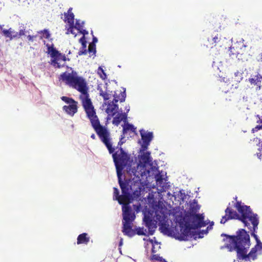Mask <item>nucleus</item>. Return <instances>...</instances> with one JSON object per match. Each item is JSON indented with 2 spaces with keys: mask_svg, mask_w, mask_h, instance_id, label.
I'll return each mask as SVG.
<instances>
[{
  "mask_svg": "<svg viewBox=\"0 0 262 262\" xmlns=\"http://www.w3.org/2000/svg\"><path fill=\"white\" fill-rule=\"evenodd\" d=\"M60 79L66 81L70 88L74 89L80 93L79 98L81 100L82 105L86 113V117L90 120L92 127L100 140H101L102 136L105 137L104 132L106 129L109 132L111 136V133L107 127V125L109 123V121L115 115L111 113H106L107 116L105 118V125L100 124L99 119L96 115V110L90 98L89 88L85 79L82 76H78L75 71H73L70 74L63 73L61 75Z\"/></svg>",
  "mask_w": 262,
  "mask_h": 262,
  "instance_id": "nucleus-1",
  "label": "nucleus"
},
{
  "mask_svg": "<svg viewBox=\"0 0 262 262\" xmlns=\"http://www.w3.org/2000/svg\"><path fill=\"white\" fill-rule=\"evenodd\" d=\"M174 222L179 226L180 233L176 226L169 227L166 223L164 227L160 226L159 230L167 235L180 242L189 241V236L196 229L200 228L202 213H193L184 209L183 206H177L171 213Z\"/></svg>",
  "mask_w": 262,
  "mask_h": 262,
  "instance_id": "nucleus-2",
  "label": "nucleus"
},
{
  "mask_svg": "<svg viewBox=\"0 0 262 262\" xmlns=\"http://www.w3.org/2000/svg\"><path fill=\"white\" fill-rule=\"evenodd\" d=\"M104 133L105 137H101V141L105 146L109 154L112 155L117 176L123 174L125 169L127 172L130 170L131 166L133 165L134 156H132L130 154L121 146H113L109 132L106 129Z\"/></svg>",
  "mask_w": 262,
  "mask_h": 262,
  "instance_id": "nucleus-3",
  "label": "nucleus"
},
{
  "mask_svg": "<svg viewBox=\"0 0 262 262\" xmlns=\"http://www.w3.org/2000/svg\"><path fill=\"white\" fill-rule=\"evenodd\" d=\"M125 174L117 176L118 182L121 190L122 198L129 200L130 203L134 201H139L141 200V192L143 191L137 186L135 190H133L132 180L124 179Z\"/></svg>",
  "mask_w": 262,
  "mask_h": 262,
  "instance_id": "nucleus-4",
  "label": "nucleus"
},
{
  "mask_svg": "<svg viewBox=\"0 0 262 262\" xmlns=\"http://www.w3.org/2000/svg\"><path fill=\"white\" fill-rule=\"evenodd\" d=\"M151 156L143 160L139 161L135 163V165L131 166L130 171L132 172H140L142 176H145L146 178L152 176L156 171L158 170V166H154V162Z\"/></svg>",
  "mask_w": 262,
  "mask_h": 262,
  "instance_id": "nucleus-5",
  "label": "nucleus"
},
{
  "mask_svg": "<svg viewBox=\"0 0 262 262\" xmlns=\"http://www.w3.org/2000/svg\"><path fill=\"white\" fill-rule=\"evenodd\" d=\"M232 248L235 249L236 254L246 247H250L251 245L249 232L244 228H239L234 234L232 240Z\"/></svg>",
  "mask_w": 262,
  "mask_h": 262,
  "instance_id": "nucleus-6",
  "label": "nucleus"
},
{
  "mask_svg": "<svg viewBox=\"0 0 262 262\" xmlns=\"http://www.w3.org/2000/svg\"><path fill=\"white\" fill-rule=\"evenodd\" d=\"M250 247H246L236 254L237 260L250 261L251 259L254 260L257 258V254H262V243H256V244L252 247L249 253H248Z\"/></svg>",
  "mask_w": 262,
  "mask_h": 262,
  "instance_id": "nucleus-7",
  "label": "nucleus"
},
{
  "mask_svg": "<svg viewBox=\"0 0 262 262\" xmlns=\"http://www.w3.org/2000/svg\"><path fill=\"white\" fill-rule=\"evenodd\" d=\"M127 173L130 175L134 176V178L128 179L129 180H132L133 184L135 186H137L140 187L141 189L144 192H146L148 191H150L151 187H150V182L147 180L145 176H142L140 174V172L138 171V172H132L129 170L127 171Z\"/></svg>",
  "mask_w": 262,
  "mask_h": 262,
  "instance_id": "nucleus-8",
  "label": "nucleus"
},
{
  "mask_svg": "<svg viewBox=\"0 0 262 262\" xmlns=\"http://www.w3.org/2000/svg\"><path fill=\"white\" fill-rule=\"evenodd\" d=\"M43 43L47 47L48 50L47 52V54H49L51 57L50 61L49 62H58L59 60L63 61L70 60V58L67 57L65 54L58 51L54 47L53 43H52L51 45L49 43H46L45 40H43Z\"/></svg>",
  "mask_w": 262,
  "mask_h": 262,
  "instance_id": "nucleus-9",
  "label": "nucleus"
},
{
  "mask_svg": "<svg viewBox=\"0 0 262 262\" xmlns=\"http://www.w3.org/2000/svg\"><path fill=\"white\" fill-rule=\"evenodd\" d=\"M141 139L138 140L137 143L142 147V149L148 148L151 142L154 138V133L150 131H145L143 128L139 130Z\"/></svg>",
  "mask_w": 262,
  "mask_h": 262,
  "instance_id": "nucleus-10",
  "label": "nucleus"
},
{
  "mask_svg": "<svg viewBox=\"0 0 262 262\" xmlns=\"http://www.w3.org/2000/svg\"><path fill=\"white\" fill-rule=\"evenodd\" d=\"M122 205L123 219L122 221L125 223H133L135 218L136 215L135 212L132 209L129 204H124Z\"/></svg>",
  "mask_w": 262,
  "mask_h": 262,
  "instance_id": "nucleus-11",
  "label": "nucleus"
},
{
  "mask_svg": "<svg viewBox=\"0 0 262 262\" xmlns=\"http://www.w3.org/2000/svg\"><path fill=\"white\" fill-rule=\"evenodd\" d=\"M254 218L259 220L258 214L254 213L252 210L250 211V212L240 214V218L238 221L241 222L244 224V227H247L249 230H251L252 226H250L248 221L251 222V220H253Z\"/></svg>",
  "mask_w": 262,
  "mask_h": 262,
  "instance_id": "nucleus-12",
  "label": "nucleus"
},
{
  "mask_svg": "<svg viewBox=\"0 0 262 262\" xmlns=\"http://www.w3.org/2000/svg\"><path fill=\"white\" fill-rule=\"evenodd\" d=\"M147 149L148 148H146L142 149V147H140L138 150V155L137 156L135 154V152L133 151V165H135V163H137L139 161L143 160L150 157V156H151V151L147 150Z\"/></svg>",
  "mask_w": 262,
  "mask_h": 262,
  "instance_id": "nucleus-13",
  "label": "nucleus"
},
{
  "mask_svg": "<svg viewBox=\"0 0 262 262\" xmlns=\"http://www.w3.org/2000/svg\"><path fill=\"white\" fill-rule=\"evenodd\" d=\"M251 223L252 225L251 230H249L251 236L254 238L256 243H262L256 234L259 220H256V218H254L253 220H251Z\"/></svg>",
  "mask_w": 262,
  "mask_h": 262,
  "instance_id": "nucleus-14",
  "label": "nucleus"
},
{
  "mask_svg": "<svg viewBox=\"0 0 262 262\" xmlns=\"http://www.w3.org/2000/svg\"><path fill=\"white\" fill-rule=\"evenodd\" d=\"M234 207L237 209L239 214L248 213L250 212V210H252L250 206L244 204V203H243L241 201H236L234 205Z\"/></svg>",
  "mask_w": 262,
  "mask_h": 262,
  "instance_id": "nucleus-15",
  "label": "nucleus"
},
{
  "mask_svg": "<svg viewBox=\"0 0 262 262\" xmlns=\"http://www.w3.org/2000/svg\"><path fill=\"white\" fill-rule=\"evenodd\" d=\"M62 110L67 114L71 116H73L78 111V102L72 103L68 105H64Z\"/></svg>",
  "mask_w": 262,
  "mask_h": 262,
  "instance_id": "nucleus-16",
  "label": "nucleus"
},
{
  "mask_svg": "<svg viewBox=\"0 0 262 262\" xmlns=\"http://www.w3.org/2000/svg\"><path fill=\"white\" fill-rule=\"evenodd\" d=\"M122 232L123 234L129 237H132L133 234L132 232L134 231V229H133V223H125L122 221Z\"/></svg>",
  "mask_w": 262,
  "mask_h": 262,
  "instance_id": "nucleus-17",
  "label": "nucleus"
},
{
  "mask_svg": "<svg viewBox=\"0 0 262 262\" xmlns=\"http://www.w3.org/2000/svg\"><path fill=\"white\" fill-rule=\"evenodd\" d=\"M208 232L209 230L206 228L205 229H201V228L196 229L194 232L190 234L189 236V240L191 238L194 240H196L198 238H202L204 237V234L207 235Z\"/></svg>",
  "mask_w": 262,
  "mask_h": 262,
  "instance_id": "nucleus-18",
  "label": "nucleus"
},
{
  "mask_svg": "<svg viewBox=\"0 0 262 262\" xmlns=\"http://www.w3.org/2000/svg\"><path fill=\"white\" fill-rule=\"evenodd\" d=\"M17 32H16L14 29L10 28L8 29H4L2 30V35L8 38L10 40L15 38H17Z\"/></svg>",
  "mask_w": 262,
  "mask_h": 262,
  "instance_id": "nucleus-19",
  "label": "nucleus"
},
{
  "mask_svg": "<svg viewBox=\"0 0 262 262\" xmlns=\"http://www.w3.org/2000/svg\"><path fill=\"white\" fill-rule=\"evenodd\" d=\"M122 134L125 136V135L128 132H131L137 135V127L131 123H126L122 125Z\"/></svg>",
  "mask_w": 262,
  "mask_h": 262,
  "instance_id": "nucleus-20",
  "label": "nucleus"
},
{
  "mask_svg": "<svg viewBox=\"0 0 262 262\" xmlns=\"http://www.w3.org/2000/svg\"><path fill=\"white\" fill-rule=\"evenodd\" d=\"M230 204L229 203L228 206L225 210V213L229 216L231 220H237L240 218V214L235 210H233L230 207Z\"/></svg>",
  "mask_w": 262,
  "mask_h": 262,
  "instance_id": "nucleus-21",
  "label": "nucleus"
},
{
  "mask_svg": "<svg viewBox=\"0 0 262 262\" xmlns=\"http://www.w3.org/2000/svg\"><path fill=\"white\" fill-rule=\"evenodd\" d=\"M107 106L105 110V113H111L115 115L116 114H118V112L120 111L118 103H108Z\"/></svg>",
  "mask_w": 262,
  "mask_h": 262,
  "instance_id": "nucleus-22",
  "label": "nucleus"
},
{
  "mask_svg": "<svg viewBox=\"0 0 262 262\" xmlns=\"http://www.w3.org/2000/svg\"><path fill=\"white\" fill-rule=\"evenodd\" d=\"M90 241V237L88 236L87 233L84 232L80 234L77 238V244H87Z\"/></svg>",
  "mask_w": 262,
  "mask_h": 262,
  "instance_id": "nucleus-23",
  "label": "nucleus"
},
{
  "mask_svg": "<svg viewBox=\"0 0 262 262\" xmlns=\"http://www.w3.org/2000/svg\"><path fill=\"white\" fill-rule=\"evenodd\" d=\"M162 172H163V171L162 170L161 171L159 170V168L158 170L156 171V172H155L154 173V174H153V176H152L155 177V179L157 183H158L159 184H162L163 183V181L164 180L166 181L167 180V179H168V177L166 176V172H165L166 177L165 178H163V175Z\"/></svg>",
  "mask_w": 262,
  "mask_h": 262,
  "instance_id": "nucleus-24",
  "label": "nucleus"
},
{
  "mask_svg": "<svg viewBox=\"0 0 262 262\" xmlns=\"http://www.w3.org/2000/svg\"><path fill=\"white\" fill-rule=\"evenodd\" d=\"M38 34H40V39H47L50 41H52L53 38H51V34L48 29H44L41 30H39L37 32Z\"/></svg>",
  "mask_w": 262,
  "mask_h": 262,
  "instance_id": "nucleus-25",
  "label": "nucleus"
},
{
  "mask_svg": "<svg viewBox=\"0 0 262 262\" xmlns=\"http://www.w3.org/2000/svg\"><path fill=\"white\" fill-rule=\"evenodd\" d=\"M114 193H113V199L117 201L120 205H123V203L121 201V199H126L125 198H122L121 194L120 195V191L118 188L114 187Z\"/></svg>",
  "mask_w": 262,
  "mask_h": 262,
  "instance_id": "nucleus-26",
  "label": "nucleus"
},
{
  "mask_svg": "<svg viewBox=\"0 0 262 262\" xmlns=\"http://www.w3.org/2000/svg\"><path fill=\"white\" fill-rule=\"evenodd\" d=\"M132 233L133 234V237L135 235L145 236L146 229H145L143 227L136 226L134 228V231Z\"/></svg>",
  "mask_w": 262,
  "mask_h": 262,
  "instance_id": "nucleus-27",
  "label": "nucleus"
},
{
  "mask_svg": "<svg viewBox=\"0 0 262 262\" xmlns=\"http://www.w3.org/2000/svg\"><path fill=\"white\" fill-rule=\"evenodd\" d=\"M155 192L150 190L148 195L144 198L145 202L148 204H152L156 202V198L155 196Z\"/></svg>",
  "mask_w": 262,
  "mask_h": 262,
  "instance_id": "nucleus-28",
  "label": "nucleus"
},
{
  "mask_svg": "<svg viewBox=\"0 0 262 262\" xmlns=\"http://www.w3.org/2000/svg\"><path fill=\"white\" fill-rule=\"evenodd\" d=\"M256 118L259 119V120H257L256 123H258V125H257L255 127L252 129V133H254L257 132L258 130L262 129V116H260L259 115H256Z\"/></svg>",
  "mask_w": 262,
  "mask_h": 262,
  "instance_id": "nucleus-29",
  "label": "nucleus"
},
{
  "mask_svg": "<svg viewBox=\"0 0 262 262\" xmlns=\"http://www.w3.org/2000/svg\"><path fill=\"white\" fill-rule=\"evenodd\" d=\"M160 186L161 187V188L160 189H158V192H159V196L160 198H163V195L162 194V192H165L167 189H169L170 188V185L169 182H166L165 183H163L162 184H159Z\"/></svg>",
  "mask_w": 262,
  "mask_h": 262,
  "instance_id": "nucleus-30",
  "label": "nucleus"
},
{
  "mask_svg": "<svg viewBox=\"0 0 262 262\" xmlns=\"http://www.w3.org/2000/svg\"><path fill=\"white\" fill-rule=\"evenodd\" d=\"M75 15L73 13L67 14L64 16L63 21L69 24H74Z\"/></svg>",
  "mask_w": 262,
  "mask_h": 262,
  "instance_id": "nucleus-31",
  "label": "nucleus"
},
{
  "mask_svg": "<svg viewBox=\"0 0 262 262\" xmlns=\"http://www.w3.org/2000/svg\"><path fill=\"white\" fill-rule=\"evenodd\" d=\"M109 91H105V92H101V97H103V103L102 104V106L104 107L105 105H107L108 104V100L111 98V95L108 93Z\"/></svg>",
  "mask_w": 262,
  "mask_h": 262,
  "instance_id": "nucleus-32",
  "label": "nucleus"
},
{
  "mask_svg": "<svg viewBox=\"0 0 262 262\" xmlns=\"http://www.w3.org/2000/svg\"><path fill=\"white\" fill-rule=\"evenodd\" d=\"M97 74L99 77L103 80H105L107 79V74L103 69L102 66H99L97 69Z\"/></svg>",
  "mask_w": 262,
  "mask_h": 262,
  "instance_id": "nucleus-33",
  "label": "nucleus"
},
{
  "mask_svg": "<svg viewBox=\"0 0 262 262\" xmlns=\"http://www.w3.org/2000/svg\"><path fill=\"white\" fill-rule=\"evenodd\" d=\"M78 20H77V24H75V29L78 31V33L82 34V36H85V35H88L89 31L86 29H84L83 28H80V27L78 26Z\"/></svg>",
  "mask_w": 262,
  "mask_h": 262,
  "instance_id": "nucleus-34",
  "label": "nucleus"
},
{
  "mask_svg": "<svg viewBox=\"0 0 262 262\" xmlns=\"http://www.w3.org/2000/svg\"><path fill=\"white\" fill-rule=\"evenodd\" d=\"M143 222L144 225L147 228L156 225V224L154 223V221L152 220L150 218H147L146 219L143 218Z\"/></svg>",
  "mask_w": 262,
  "mask_h": 262,
  "instance_id": "nucleus-35",
  "label": "nucleus"
},
{
  "mask_svg": "<svg viewBox=\"0 0 262 262\" xmlns=\"http://www.w3.org/2000/svg\"><path fill=\"white\" fill-rule=\"evenodd\" d=\"M61 99L62 100V101H63L64 102H65L68 105L71 104L72 103H75L77 102L72 97H69L64 96H62L61 97Z\"/></svg>",
  "mask_w": 262,
  "mask_h": 262,
  "instance_id": "nucleus-36",
  "label": "nucleus"
},
{
  "mask_svg": "<svg viewBox=\"0 0 262 262\" xmlns=\"http://www.w3.org/2000/svg\"><path fill=\"white\" fill-rule=\"evenodd\" d=\"M221 236L224 237L222 240V241L223 242H225L227 241L228 240L229 242H232L234 234L230 235V234H227L225 233H222L221 234Z\"/></svg>",
  "mask_w": 262,
  "mask_h": 262,
  "instance_id": "nucleus-37",
  "label": "nucleus"
},
{
  "mask_svg": "<svg viewBox=\"0 0 262 262\" xmlns=\"http://www.w3.org/2000/svg\"><path fill=\"white\" fill-rule=\"evenodd\" d=\"M221 236L224 237L222 240V241L223 242H225L227 241L228 240L229 242H232L234 234L230 235V234H227L225 233H222L221 234Z\"/></svg>",
  "mask_w": 262,
  "mask_h": 262,
  "instance_id": "nucleus-38",
  "label": "nucleus"
},
{
  "mask_svg": "<svg viewBox=\"0 0 262 262\" xmlns=\"http://www.w3.org/2000/svg\"><path fill=\"white\" fill-rule=\"evenodd\" d=\"M151 260H157L160 262H167V261L163 257L160 256L159 254H152L150 256Z\"/></svg>",
  "mask_w": 262,
  "mask_h": 262,
  "instance_id": "nucleus-39",
  "label": "nucleus"
},
{
  "mask_svg": "<svg viewBox=\"0 0 262 262\" xmlns=\"http://www.w3.org/2000/svg\"><path fill=\"white\" fill-rule=\"evenodd\" d=\"M118 114L120 115L121 118L122 119L124 124L128 123V114L127 113L123 112L122 108L120 109V111L118 112Z\"/></svg>",
  "mask_w": 262,
  "mask_h": 262,
  "instance_id": "nucleus-40",
  "label": "nucleus"
},
{
  "mask_svg": "<svg viewBox=\"0 0 262 262\" xmlns=\"http://www.w3.org/2000/svg\"><path fill=\"white\" fill-rule=\"evenodd\" d=\"M122 121H123L122 119L121 118L120 115L118 114H117V115L113 117L112 123L115 126H118Z\"/></svg>",
  "mask_w": 262,
  "mask_h": 262,
  "instance_id": "nucleus-41",
  "label": "nucleus"
},
{
  "mask_svg": "<svg viewBox=\"0 0 262 262\" xmlns=\"http://www.w3.org/2000/svg\"><path fill=\"white\" fill-rule=\"evenodd\" d=\"M177 195V197H178L180 201L184 202L186 199L187 194L185 192V190L184 189H180Z\"/></svg>",
  "mask_w": 262,
  "mask_h": 262,
  "instance_id": "nucleus-42",
  "label": "nucleus"
},
{
  "mask_svg": "<svg viewBox=\"0 0 262 262\" xmlns=\"http://www.w3.org/2000/svg\"><path fill=\"white\" fill-rule=\"evenodd\" d=\"M159 210L160 213L164 216H166V215L168 214V209L164 205H160L159 206Z\"/></svg>",
  "mask_w": 262,
  "mask_h": 262,
  "instance_id": "nucleus-43",
  "label": "nucleus"
},
{
  "mask_svg": "<svg viewBox=\"0 0 262 262\" xmlns=\"http://www.w3.org/2000/svg\"><path fill=\"white\" fill-rule=\"evenodd\" d=\"M233 243L232 242H229L228 244H225L224 246H222L221 247V249H223L224 248H227L228 249V251L230 252H233V251H235L236 252V250L235 249H233L232 248V247L233 246Z\"/></svg>",
  "mask_w": 262,
  "mask_h": 262,
  "instance_id": "nucleus-44",
  "label": "nucleus"
},
{
  "mask_svg": "<svg viewBox=\"0 0 262 262\" xmlns=\"http://www.w3.org/2000/svg\"><path fill=\"white\" fill-rule=\"evenodd\" d=\"M122 89L123 90V91L121 92L120 94V98L119 99V101L120 103L125 102L126 98V88L122 87Z\"/></svg>",
  "mask_w": 262,
  "mask_h": 262,
  "instance_id": "nucleus-45",
  "label": "nucleus"
},
{
  "mask_svg": "<svg viewBox=\"0 0 262 262\" xmlns=\"http://www.w3.org/2000/svg\"><path fill=\"white\" fill-rule=\"evenodd\" d=\"M66 30H67L66 34L70 33L74 34V29H75V24H69V27L66 26Z\"/></svg>",
  "mask_w": 262,
  "mask_h": 262,
  "instance_id": "nucleus-46",
  "label": "nucleus"
},
{
  "mask_svg": "<svg viewBox=\"0 0 262 262\" xmlns=\"http://www.w3.org/2000/svg\"><path fill=\"white\" fill-rule=\"evenodd\" d=\"M210 222V220H205V215L203 213H202V217L200 223V228L206 226Z\"/></svg>",
  "mask_w": 262,
  "mask_h": 262,
  "instance_id": "nucleus-47",
  "label": "nucleus"
},
{
  "mask_svg": "<svg viewBox=\"0 0 262 262\" xmlns=\"http://www.w3.org/2000/svg\"><path fill=\"white\" fill-rule=\"evenodd\" d=\"M243 73H241L238 71H236L234 73L235 81L237 82H240L243 79Z\"/></svg>",
  "mask_w": 262,
  "mask_h": 262,
  "instance_id": "nucleus-48",
  "label": "nucleus"
},
{
  "mask_svg": "<svg viewBox=\"0 0 262 262\" xmlns=\"http://www.w3.org/2000/svg\"><path fill=\"white\" fill-rule=\"evenodd\" d=\"M156 228H157V225H155V226H154L152 227H150L147 228L148 229V232H147V230H146L145 236H149V235H154L155 232Z\"/></svg>",
  "mask_w": 262,
  "mask_h": 262,
  "instance_id": "nucleus-49",
  "label": "nucleus"
},
{
  "mask_svg": "<svg viewBox=\"0 0 262 262\" xmlns=\"http://www.w3.org/2000/svg\"><path fill=\"white\" fill-rule=\"evenodd\" d=\"M143 241H148V242H150L152 246H153V245L155 246L156 244L160 245L161 243V242H158L157 241L156 237H154L153 238H149L148 239H146V238H144Z\"/></svg>",
  "mask_w": 262,
  "mask_h": 262,
  "instance_id": "nucleus-50",
  "label": "nucleus"
},
{
  "mask_svg": "<svg viewBox=\"0 0 262 262\" xmlns=\"http://www.w3.org/2000/svg\"><path fill=\"white\" fill-rule=\"evenodd\" d=\"M49 63L55 69H60V68L64 67H66V66H67L66 63L61 64L59 62H49Z\"/></svg>",
  "mask_w": 262,
  "mask_h": 262,
  "instance_id": "nucleus-51",
  "label": "nucleus"
},
{
  "mask_svg": "<svg viewBox=\"0 0 262 262\" xmlns=\"http://www.w3.org/2000/svg\"><path fill=\"white\" fill-rule=\"evenodd\" d=\"M20 27H22V29H20L19 31V32H17V38H19L20 37V36L23 35H25V27H24V25L23 24H21Z\"/></svg>",
  "mask_w": 262,
  "mask_h": 262,
  "instance_id": "nucleus-52",
  "label": "nucleus"
},
{
  "mask_svg": "<svg viewBox=\"0 0 262 262\" xmlns=\"http://www.w3.org/2000/svg\"><path fill=\"white\" fill-rule=\"evenodd\" d=\"M229 220H232L229 216H228L227 214L225 213L224 215L222 217V219L220 221V224H225L226 222H227Z\"/></svg>",
  "mask_w": 262,
  "mask_h": 262,
  "instance_id": "nucleus-53",
  "label": "nucleus"
},
{
  "mask_svg": "<svg viewBox=\"0 0 262 262\" xmlns=\"http://www.w3.org/2000/svg\"><path fill=\"white\" fill-rule=\"evenodd\" d=\"M125 136L122 134L120 135V137L119 138V141L118 143L117 147H118V146H121V145L125 143L126 140L125 139Z\"/></svg>",
  "mask_w": 262,
  "mask_h": 262,
  "instance_id": "nucleus-54",
  "label": "nucleus"
},
{
  "mask_svg": "<svg viewBox=\"0 0 262 262\" xmlns=\"http://www.w3.org/2000/svg\"><path fill=\"white\" fill-rule=\"evenodd\" d=\"M201 208V205L199 204L196 205L195 206L192 207L191 208H190V211L189 212H193V213H199V211Z\"/></svg>",
  "mask_w": 262,
  "mask_h": 262,
  "instance_id": "nucleus-55",
  "label": "nucleus"
},
{
  "mask_svg": "<svg viewBox=\"0 0 262 262\" xmlns=\"http://www.w3.org/2000/svg\"><path fill=\"white\" fill-rule=\"evenodd\" d=\"M248 81L251 84H253L254 85H258L260 83L258 80L256 79L255 77L254 78H249L248 79Z\"/></svg>",
  "mask_w": 262,
  "mask_h": 262,
  "instance_id": "nucleus-56",
  "label": "nucleus"
},
{
  "mask_svg": "<svg viewBox=\"0 0 262 262\" xmlns=\"http://www.w3.org/2000/svg\"><path fill=\"white\" fill-rule=\"evenodd\" d=\"M114 98L112 101H108V103H118L119 101L120 98L119 96L117 95L116 92H114V94L113 95Z\"/></svg>",
  "mask_w": 262,
  "mask_h": 262,
  "instance_id": "nucleus-57",
  "label": "nucleus"
},
{
  "mask_svg": "<svg viewBox=\"0 0 262 262\" xmlns=\"http://www.w3.org/2000/svg\"><path fill=\"white\" fill-rule=\"evenodd\" d=\"M89 49H80L79 52H78V55L79 56L84 55H86L88 53H89Z\"/></svg>",
  "mask_w": 262,
  "mask_h": 262,
  "instance_id": "nucleus-58",
  "label": "nucleus"
},
{
  "mask_svg": "<svg viewBox=\"0 0 262 262\" xmlns=\"http://www.w3.org/2000/svg\"><path fill=\"white\" fill-rule=\"evenodd\" d=\"M208 226L207 227L206 229L210 231L213 229V226L214 225V223L213 221H210L208 224Z\"/></svg>",
  "mask_w": 262,
  "mask_h": 262,
  "instance_id": "nucleus-59",
  "label": "nucleus"
},
{
  "mask_svg": "<svg viewBox=\"0 0 262 262\" xmlns=\"http://www.w3.org/2000/svg\"><path fill=\"white\" fill-rule=\"evenodd\" d=\"M78 41L80 44L87 43L86 38L85 36L81 37Z\"/></svg>",
  "mask_w": 262,
  "mask_h": 262,
  "instance_id": "nucleus-60",
  "label": "nucleus"
},
{
  "mask_svg": "<svg viewBox=\"0 0 262 262\" xmlns=\"http://www.w3.org/2000/svg\"><path fill=\"white\" fill-rule=\"evenodd\" d=\"M197 204H198V202L197 200L193 199L191 202H190V203H189L190 208H191L192 207H193Z\"/></svg>",
  "mask_w": 262,
  "mask_h": 262,
  "instance_id": "nucleus-61",
  "label": "nucleus"
},
{
  "mask_svg": "<svg viewBox=\"0 0 262 262\" xmlns=\"http://www.w3.org/2000/svg\"><path fill=\"white\" fill-rule=\"evenodd\" d=\"M89 53L91 54L92 55H94V56H96V53H97V50L95 49H89Z\"/></svg>",
  "mask_w": 262,
  "mask_h": 262,
  "instance_id": "nucleus-62",
  "label": "nucleus"
},
{
  "mask_svg": "<svg viewBox=\"0 0 262 262\" xmlns=\"http://www.w3.org/2000/svg\"><path fill=\"white\" fill-rule=\"evenodd\" d=\"M98 41V39L97 37L94 35H93L92 40L91 42V44H96Z\"/></svg>",
  "mask_w": 262,
  "mask_h": 262,
  "instance_id": "nucleus-63",
  "label": "nucleus"
},
{
  "mask_svg": "<svg viewBox=\"0 0 262 262\" xmlns=\"http://www.w3.org/2000/svg\"><path fill=\"white\" fill-rule=\"evenodd\" d=\"M255 77L256 79L258 80L260 83L261 82V81H262V75L261 74L258 73L257 74H256Z\"/></svg>",
  "mask_w": 262,
  "mask_h": 262,
  "instance_id": "nucleus-64",
  "label": "nucleus"
}]
</instances>
